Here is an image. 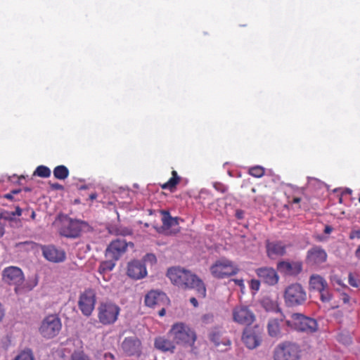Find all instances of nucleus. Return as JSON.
<instances>
[{
    "label": "nucleus",
    "instance_id": "16",
    "mask_svg": "<svg viewBox=\"0 0 360 360\" xmlns=\"http://www.w3.org/2000/svg\"><path fill=\"white\" fill-rule=\"evenodd\" d=\"M277 270L283 275L289 276H297L303 269L302 261L282 260L277 263Z\"/></svg>",
    "mask_w": 360,
    "mask_h": 360
},
{
    "label": "nucleus",
    "instance_id": "33",
    "mask_svg": "<svg viewBox=\"0 0 360 360\" xmlns=\"http://www.w3.org/2000/svg\"><path fill=\"white\" fill-rule=\"evenodd\" d=\"M264 306L267 311H272L274 312L283 313L281 309L279 307L277 302H274L270 300L264 301Z\"/></svg>",
    "mask_w": 360,
    "mask_h": 360
},
{
    "label": "nucleus",
    "instance_id": "40",
    "mask_svg": "<svg viewBox=\"0 0 360 360\" xmlns=\"http://www.w3.org/2000/svg\"><path fill=\"white\" fill-rule=\"evenodd\" d=\"M260 282H262L259 280H252L251 281V288L255 290H258L260 285Z\"/></svg>",
    "mask_w": 360,
    "mask_h": 360
},
{
    "label": "nucleus",
    "instance_id": "25",
    "mask_svg": "<svg viewBox=\"0 0 360 360\" xmlns=\"http://www.w3.org/2000/svg\"><path fill=\"white\" fill-rule=\"evenodd\" d=\"M309 288L314 290H323L328 288V283L326 279L319 274H312L309 281Z\"/></svg>",
    "mask_w": 360,
    "mask_h": 360
},
{
    "label": "nucleus",
    "instance_id": "21",
    "mask_svg": "<svg viewBox=\"0 0 360 360\" xmlns=\"http://www.w3.org/2000/svg\"><path fill=\"white\" fill-rule=\"evenodd\" d=\"M42 252L44 257L52 262H62L66 257L65 252L63 250L58 249L53 245L43 247Z\"/></svg>",
    "mask_w": 360,
    "mask_h": 360
},
{
    "label": "nucleus",
    "instance_id": "61",
    "mask_svg": "<svg viewBox=\"0 0 360 360\" xmlns=\"http://www.w3.org/2000/svg\"><path fill=\"white\" fill-rule=\"evenodd\" d=\"M86 188V186H81V189Z\"/></svg>",
    "mask_w": 360,
    "mask_h": 360
},
{
    "label": "nucleus",
    "instance_id": "11",
    "mask_svg": "<svg viewBox=\"0 0 360 360\" xmlns=\"http://www.w3.org/2000/svg\"><path fill=\"white\" fill-rule=\"evenodd\" d=\"M96 302V293L94 290L87 288L79 297L78 307L85 316H90Z\"/></svg>",
    "mask_w": 360,
    "mask_h": 360
},
{
    "label": "nucleus",
    "instance_id": "38",
    "mask_svg": "<svg viewBox=\"0 0 360 360\" xmlns=\"http://www.w3.org/2000/svg\"><path fill=\"white\" fill-rule=\"evenodd\" d=\"M117 235H121L123 236H129L132 234V231L128 228H121L116 231Z\"/></svg>",
    "mask_w": 360,
    "mask_h": 360
},
{
    "label": "nucleus",
    "instance_id": "8",
    "mask_svg": "<svg viewBox=\"0 0 360 360\" xmlns=\"http://www.w3.org/2000/svg\"><path fill=\"white\" fill-rule=\"evenodd\" d=\"M61 328L60 318L56 314H49L41 321L39 332L43 338L51 339L59 334Z\"/></svg>",
    "mask_w": 360,
    "mask_h": 360
},
{
    "label": "nucleus",
    "instance_id": "23",
    "mask_svg": "<svg viewBox=\"0 0 360 360\" xmlns=\"http://www.w3.org/2000/svg\"><path fill=\"white\" fill-rule=\"evenodd\" d=\"M266 250L267 256L274 259L275 257H282L286 254V245L281 241L270 242L266 240Z\"/></svg>",
    "mask_w": 360,
    "mask_h": 360
},
{
    "label": "nucleus",
    "instance_id": "13",
    "mask_svg": "<svg viewBox=\"0 0 360 360\" xmlns=\"http://www.w3.org/2000/svg\"><path fill=\"white\" fill-rule=\"evenodd\" d=\"M2 278L4 282L9 285H15V292L20 290V286L24 282V275L21 269L17 266H11L4 269Z\"/></svg>",
    "mask_w": 360,
    "mask_h": 360
},
{
    "label": "nucleus",
    "instance_id": "24",
    "mask_svg": "<svg viewBox=\"0 0 360 360\" xmlns=\"http://www.w3.org/2000/svg\"><path fill=\"white\" fill-rule=\"evenodd\" d=\"M175 344L173 340H170L165 337L156 338L154 342L155 348L162 352H174Z\"/></svg>",
    "mask_w": 360,
    "mask_h": 360
},
{
    "label": "nucleus",
    "instance_id": "35",
    "mask_svg": "<svg viewBox=\"0 0 360 360\" xmlns=\"http://www.w3.org/2000/svg\"><path fill=\"white\" fill-rule=\"evenodd\" d=\"M320 293V298L323 302H328L331 300V294L329 292L328 287L325 288L323 290L319 291Z\"/></svg>",
    "mask_w": 360,
    "mask_h": 360
},
{
    "label": "nucleus",
    "instance_id": "44",
    "mask_svg": "<svg viewBox=\"0 0 360 360\" xmlns=\"http://www.w3.org/2000/svg\"><path fill=\"white\" fill-rule=\"evenodd\" d=\"M4 316H5V309H4L2 304L0 302V322L3 321Z\"/></svg>",
    "mask_w": 360,
    "mask_h": 360
},
{
    "label": "nucleus",
    "instance_id": "31",
    "mask_svg": "<svg viewBox=\"0 0 360 360\" xmlns=\"http://www.w3.org/2000/svg\"><path fill=\"white\" fill-rule=\"evenodd\" d=\"M13 360H34V355L31 349L22 350Z\"/></svg>",
    "mask_w": 360,
    "mask_h": 360
},
{
    "label": "nucleus",
    "instance_id": "46",
    "mask_svg": "<svg viewBox=\"0 0 360 360\" xmlns=\"http://www.w3.org/2000/svg\"><path fill=\"white\" fill-rule=\"evenodd\" d=\"M12 212L14 214V217L15 215L20 216L22 214V210L20 207L18 206L15 208V211Z\"/></svg>",
    "mask_w": 360,
    "mask_h": 360
},
{
    "label": "nucleus",
    "instance_id": "18",
    "mask_svg": "<svg viewBox=\"0 0 360 360\" xmlns=\"http://www.w3.org/2000/svg\"><path fill=\"white\" fill-rule=\"evenodd\" d=\"M123 352L129 356H140L142 353V344L136 336L127 337L124 339L121 345Z\"/></svg>",
    "mask_w": 360,
    "mask_h": 360
},
{
    "label": "nucleus",
    "instance_id": "37",
    "mask_svg": "<svg viewBox=\"0 0 360 360\" xmlns=\"http://www.w3.org/2000/svg\"><path fill=\"white\" fill-rule=\"evenodd\" d=\"M210 340L217 347L220 345L219 342V333L217 332H212L210 334Z\"/></svg>",
    "mask_w": 360,
    "mask_h": 360
},
{
    "label": "nucleus",
    "instance_id": "45",
    "mask_svg": "<svg viewBox=\"0 0 360 360\" xmlns=\"http://www.w3.org/2000/svg\"><path fill=\"white\" fill-rule=\"evenodd\" d=\"M323 231L326 234H330L333 231V228L329 225H326Z\"/></svg>",
    "mask_w": 360,
    "mask_h": 360
},
{
    "label": "nucleus",
    "instance_id": "29",
    "mask_svg": "<svg viewBox=\"0 0 360 360\" xmlns=\"http://www.w3.org/2000/svg\"><path fill=\"white\" fill-rule=\"evenodd\" d=\"M115 261L108 259V260L101 262L98 267L99 274H104L105 272L112 271L115 266Z\"/></svg>",
    "mask_w": 360,
    "mask_h": 360
},
{
    "label": "nucleus",
    "instance_id": "39",
    "mask_svg": "<svg viewBox=\"0 0 360 360\" xmlns=\"http://www.w3.org/2000/svg\"><path fill=\"white\" fill-rule=\"evenodd\" d=\"M213 186L217 191H220L221 193H225L227 191L226 186L221 183L216 182L214 184Z\"/></svg>",
    "mask_w": 360,
    "mask_h": 360
},
{
    "label": "nucleus",
    "instance_id": "15",
    "mask_svg": "<svg viewBox=\"0 0 360 360\" xmlns=\"http://www.w3.org/2000/svg\"><path fill=\"white\" fill-rule=\"evenodd\" d=\"M128 246L134 247L131 242L127 243L124 240L117 239L112 240L105 250V256L112 260H118L120 257L127 251Z\"/></svg>",
    "mask_w": 360,
    "mask_h": 360
},
{
    "label": "nucleus",
    "instance_id": "60",
    "mask_svg": "<svg viewBox=\"0 0 360 360\" xmlns=\"http://www.w3.org/2000/svg\"><path fill=\"white\" fill-rule=\"evenodd\" d=\"M346 193L350 194L352 193V191L350 189H347Z\"/></svg>",
    "mask_w": 360,
    "mask_h": 360
},
{
    "label": "nucleus",
    "instance_id": "56",
    "mask_svg": "<svg viewBox=\"0 0 360 360\" xmlns=\"http://www.w3.org/2000/svg\"><path fill=\"white\" fill-rule=\"evenodd\" d=\"M21 190L20 189H15V190H13L11 191V193L13 194V195L14 194H18L19 193H20Z\"/></svg>",
    "mask_w": 360,
    "mask_h": 360
},
{
    "label": "nucleus",
    "instance_id": "2",
    "mask_svg": "<svg viewBox=\"0 0 360 360\" xmlns=\"http://www.w3.org/2000/svg\"><path fill=\"white\" fill-rule=\"evenodd\" d=\"M287 326H289L290 330L307 334L314 333L318 330V323L314 319L300 313L292 314L288 319Z\"/></svg>",
    "mask_w": 360,
    "mask_h": 360
},
{
    "label": "nucleus",
    "instance_id": "22",
    "mask_svg": "<svg viewBox=\"0 0 360 360\" xmlns=\"http://www.w3.org/2000/svg\"><path fill=\"white\" fill-rule=\"evenodd\" d=\"M147 274L146 268L143 263L134 260L128 264L127 275L131 278L138 280L144 278Z\"/></svg>",
    "mask_w": 360,
    "mask_h": 360
},
{
    "label": "nucleus",
    "instance_id": "6",
    "mask_svg": "<svg viewBox=\"0 0 360 360\" xmlns=\"http://www.w3.org/2000/svg\"><path fill=\"white\" fill-rule=\"evenodd\" d=\"M120 308L111 302H102L97 307V317L103 326L113 324L118 318Z\"/></svg>",
    "mask_w": 360,
    "mask_h": 360
},
{
    "label": "nucleus",
    "instance_id": "42",
    "mask_svg": "<svg viewBox=\"0 0 360 360\" xmlns=\"http://www.w3.org/2000/svg\"><path fill=\"white\" fill-rule=\"evenodd\" d=\"M235 216L238 219H243L244 217V211L239 209L236 210Z\"/></svg>",
    "mask_w": 360,
    "mask_h": 360
},
{
    "label": "nucleus",
    "instance_id": "5",
    "mask_svg": "<svg viewBox=\"0 0 360 360\" xmlns=\"http://www.w3.org/2000/svg\"><path fill=\"white\" fill-rule=\"evenodd\" d=\"M283 299L287 307L301 306L307 301V292L300 283H292L285 288L283 292Z\"/></svg>",
    "mask_w": 360,
    "mask_h": 360
},
{
    "label": "nucleus",
    "instance_id": "50",
    "mask_svg": "<svg viewBox=\"0 0 360 360\" xmlns=\"http://www.w3.org/2000/svg\"><path fill=\"white\" fill-rule=\"evenodd\" d=\"M104 357L105 359L110 358L111 360H113L115 359L114 355L112 353L107 352L104 354Z\"/></svg>",
    "mask_w": 360,
    "mask_h": 360
},
{
    "label": "nucleus",
    "instance_id": "58",
    "mask_svg": "<svg viewBox=\"0 0 360 360\" xmlns=\"http://www.w3.org/2000/svg\"><path fill=\"white\" fill-rule=\"evenodd\" d=\"M35 217H36V213H35V212L34 210H32L31 218L32 219H34Z\"/></svg>",
    "mask_w": 360,
    "mask_h": 360
},
{
    "label": "nucleus",
    "instance_id": "59",
    "mask_svg": "<svg viewBox=\"0 0 360 360\" xmlns=\"http://www.w3.org/2000/svg\"><path fill=\"white\" fill-rule=\"evenodd\" d=\"M224 345H230L231 344V342L229 340H226V342H224L223 343Z\"/></svg>",
    "mask_w": 360,
    "mask_h": 360
},
{
    "label": "nucleus",
    "instance_id": "3",
    "mask_svg": "<svg viewBox=\"0 0 360 360\" xmlns=\"http://www.w3.org/2000/svg\"><path fill=\"white\" fill-rule=\"evenodd\" d=\"M168 335L177 345L191 346L196 340L195 333L183 323L174 324L169 330Z\"/></svg>",
    "mask_w": 360,
    "mask_h": 360
},
{
    "label": "nucleus",
    "instance_id": "62",
    "mask_svg": "<svg viewBox=\"0 0 360 360\" xmlns=\"http://www.w3.org/2000/svg\"><path fill=\"white\" fill-rule=\"evenodd\" d=\"M359 202H360V197L359 198Z\"/></svg>",
    "mask_w": 360,
    "mask_h": 360
},
{
    "label": "nucleus",
    "instance_id": "41",
    "mask_svg": "<svg viewBox=\"0 0 360 360\" xmlns=\"http://www.w3.org/2000/svg\"><path fill=\"white\" fill-rule=\"evenodd\" d=\"M360 238V230H354L350 233L349 238Z\"/></svg>",
    "mask_w": 360,
    "mask_h": 360
},
{
    "label": "nucleus",
    "instance_id": "17",
    "mask_svg": "<svg viewBox=\"0 0 360 360\" xmlns=\"http://www.w3.org/2000/svg\"><path fill=\"white\" fill-rule=\"evenodd\" d=\"M82 231V224L78 220H73L69 217H65L62 220L60 228V233L68 238H77Z\"/></svg>",
    "mask_w": 360,
    "mask_h": 360
},
{
    "label": "nucleus",
    "instance_id": "20",
    "mask_svg": "<svg viewBox=\"0 0 360 360\" xmlns=\"http://www.w3.org/2000/svg\"><path fill=\"white\" fill-rule=\"evenodd\" d=\"M255 272L260 281L268 285H274L278 282L279 276L272 267H260Z\"/></svg>",
    "mask_w": 360,
    "mask_h": 360
},
{
    "label": "nucleus",
    "instance_id": "47",
    "mask_svg": "<svg viewBox=\"0 0 360 360\" xmlns=\"http://www.w3.org/2000/svg\"><path fill=\"white\" fill-rule=\"evenodd\" d=\"M51 187L56 190H62L63 186L58 183L52 184Z\"/></svg>",
    "mask_w": 360,
    "mask_h": 360
},
{
    "label": "nucleus",
    "instance_id": "28",
    "mask_svg": "<svg viewBox=\"0 0 360 360\" xmlns=\"http://www.w3.org/2000/svg\"><path fill=\"white\" fill-rule=\"evenodd\" d=\"M53 176L57 179L64 180L69 176V170L64 165H58L53 169Z\"/></svg>",
    "mask_w": 360,
    "mask_h": 360
},
{
    "label": "nucleus",
    "instance_id": "52",
    "mask_svg": "<svg viewBox=\"0 0 360 360\" xmlns=\"http://www.w3.org/2000/svg\"><path fill=\"white\" fill-rule=\"evenodd\" d=\"M300 201H301V198H298V197H295L292 200V202L295 203V204L299 203Z\"/></svg>",
    "mask_w": 360,
    "mask_h": 360
},
{
    "label": "nucleus",
    "instance_id": "10",
    "mask_svg": "<svg viewBox=\"0 0 360 360\" xmlns=\"http://www.w3.org/2000/svg\"><path fill=\"white\" fill-rule=\"evenodd\" d=\"M169 299L167 295L161 291L150 290L145 296V304L146 306L155 309L160 308L158 315L164 316L166 312V307L169 305Z\"/></svg>",
    "mask_w": 360,
    "mask_h": 360
},
{
    "label": "nucleus",
    "instance_id": "32",
    "mask_svg": "<svg viewBox=\"0 0 360 360\" xmlns=\"http://www.w3.org/2000/svg\"><path fill=\"white\" fill-rule=\"evenodd\" d=\"M264 168L261 166H255L250 167L248 171L250 175L256 178H260L263 176L264 175Z\"/></svg>",
    "mask_w": 360,
    "mask_h": 360
},
{
    "label": "nucleus",
    "instance_id": "43",
    "mask_svg": "<svg viewBox=\"0 0 360 360\" xmlns=\"http://www.w3.org/2000/svg\"><path fill=\"white\" fill-rule=\"evenodd\" d=\"M349 283L353 287L358 286V283H357L356 281L352 276L351 274H349Z\"/></svg>",
    "mask_w": 360,
    "mask_h": 360
},
{
    "label": "nucleus",
    "instance_id": "57",
    "mask_svg": "<svg viewBox=\"0 0 360 360\" xmlns=\"http://www.w3.org/2000/svg\"><path fill=\"white\" fill-rule=\"evenodd\" d=\"M4 234V229L2 226H0V237H2Z\"/></svg>",
    "mask_w": 360,
    "mask_h": 360
},
{
    "label": "nucleus",
    "instance_id": "30",
    "mask_svg": "<svg viewBox=\"0 0 360 360\" xmlns=\"http://www.w3.org/2000/svg\"><path fill=\"white\" fill-rule=\"evenodd\" d=\"M33 175L42 178H48L51 176V170L46 166L39 165L36 168Z\"/></svg>",
    "mask_w": 360,
    "mask_h": 360
},
{
    "label": "nucleus",
    "instance_id": "53",
    "mask_svg": "<svg viewBox=\"0 0 360 360\" xmlns=\"http://www.w3.org/2000/svg\"><path fill=\"white\" fill-rule=\"evenodd\" d=\"M89 200H94L97 198V194L96 193H92L89 195Z\"/></svg>",
    "mask_w": 360,
    "mask_h": 360
},
{
    "label": "nucleus",
    "instance_id": "19",
    "mask_svg": "<svg viewBox=\"0 0 360 360\" xmlns=\"http://www.w3.org/2000/svg\"><path fill=\"white\" fill-rule=\"evenodd\" d=\"M327 258L326 250L321 246L315 245L307 251L305 262L308 265L317 266L326 262Z\"/></svg>",
    "mask_w": 360,
    "mask_h": 360
},
{
    "label": "nucleus",
    "instance_id": "9",
    "mask_svg": "<svg viewBox=\"0 0 360 360\" xmlns=\"http://www.w3.org/2000/svg\"><path fill=\"white\" fill-rule=\"evenodd\" d=\"M288 319L281 313L278 317L271 318L266 325L268 335L276 340L281 339L289 333L290 328L287 326Z\"/></svg>",
    "mask_w": 360,
    "mask_h": 360
},
{
    "label": "nucleus",
    "instance_id": "36",
    "mask_svg": "<svg viewBox=\"0 0 360 360\" xmlns=\"http://www.w3.org/2000/svg\"><path fill=\"white\" fill-rule=\"evenodd\" d=\"M0 219H5L6 221H13L14 219V214L12 212L2 211L0 213Z\"/></svg>",
    "mask_w": 360,
    "mask_h": 360
},
{
    "label": "nucleus",
    "instance_id": "27",
    "mask_svg": "<svg viewBox=\"0 0 360 360\" xmlns=\"http://www.w3.org/2000/svg\"><path fill=\"white\" fill-rule=\"evenodd\" d=\"M164 216L162 219V229L166 233H169L170 228L177 226L179 224L177 218L172 217L168 212H163Z\"/></svg>",
    "mask_w": 360,
    "mask_h": 360
},
{
    "label": "nucleus",
    "instance_id": "48",
    "mask_svg": "<svg viewBox=\"0 0 360 360\" xmlns=\"http://www.w3.org/2000/svg\"><path fill=\"white\" fill-rule=\"evenodd\" d=\"M355 257L360 260V245L357 247L354 252Z\"/></svg>",
    "mask_w": 360,
    "mask_h": 360
},
{
    "label": "nucleus",
    "instance_id": "4",
    "mask_svg": "<svg viewBox=\"0 0 360 360\" xmlns=\"http://www.w3.org/2000/svg\"><path fill=\"white\" fill-rule=\"evenodd\" d=\"M301 349L298 344L285 340L278 343L273 352L274 360H300Z\"/></svg>",
    "mask_w": 360,
    "mask_h": 360
},
{
    "label": "nucleus",
    "instance_id": "55",
    "mask_svg": "<svg viewBox=\"0 0 360 360\" xmlns=\"http://www.w3.org/2000/svg\"><path fill=\"white\" fill-rule=\"evenodd\" d=\"M4 198L8 200H13V194L10 192L4 195Z\"/></svg>",
    "mask_w": 360,
    "mask_h": 360
},
{
    "label": "nucleus",
    "instance_id": "34",
    "mask_svg": "<svg viewBox=\"0 0 360 360\" xmlns=\"http://www.w3.org/2000/svg\"><path fill=\"white\" fill-rule=\"evenodd\" d=\"M70 360H90V359L84 352L75 351L71 355Z\"/></svg>",
    "mask_w": 360,
    "mask_h": 360
},
{
    "label": "nucleus",
    "instance_id": "54",
    "mask_svg": "<svg viewBox=\"0 0 360 360\" xmlns=\"http://www.w3.org/2000/svg\"><path fill=\"white\" fill-rule=\"evenodd\" d=\"M146 257L150 260H156L155 256L153 254H148L146 255Z\"/></svg>",
    "mask_w": 360,
    "mask_h": 360
},
{
    "label": "nucleus",
    "instance_id": "14",
    "mask_svg": "<svg viewBox=\"0 0 360 360\" xmlns=\"http://www.w3.org/2000/svg\"><path fill=\"white\" fill-rule=\"evenodd\" d=\"M242 340L248 349H254L261 345L262 333L258 326L246 328L243 332Z\"/></svg>",
    "mask_w": 360,
    "mask_h": 360
},
{
    "label": "nucleus",
    "instance_id": "1",
    "mask_svg": "<svg viewBox=\"0 0 360 360\" xmlns=\"http://www.w3.org/2000/svg\"><path fill=\"white\" fill-rule=\"evenodd\" d=\"M167 276L179 288L184 290L194 289L198 297H205L206 288L203 281L190 271L180 267H172L167 270Z\"/></svg>",
    "mask_w": 360,
    "mask_h": 360
},
{
    "label": "nucleus",
    "instance_id": "26",
    "mask_svg": "<svg viewBox=\"0 0 360 360\" xmlns=\"http://www.w3.org/2000/svg\"><path fill=\"white\" fill-rule=\"evenodd\" d=\"M181 177L178 175L176 171L172 172V177L165 183L160 185V187L165 190H169L170 192H174L176 186L180 183Z\"/></svg>",
    "mask_w": 360,
    "mask_h": 360
},
{
    "label": "nucleus",
    "instance_id": "12",
    "mask_svg": "<svg viewBox=\"0 0 360 360\" xmlns=\"http://www.w3.org/2000/svg\"><path fill=\"white\" fill-rule=\"evenodd\" d=\"M233 321L242 326H250L255 321L254 312L246 305H237L232 310Z\"/></svg>",
    "mask_w": 360,
    "mask_h": 360
},
{
    "label": "nucleus",
    "instance_id": "7",
    "mask_svg": "<svg viewBox=\"0 0 360 360\" xmlns=\"http://www.w3.org/2000/svg\"><path fill=\"white\" fill-rule=\"evenodd\" d=\"M237 265L226 258L217 260L211 266L210 272L216 278H224L238 274Z\"/></svg>",
    "mask_w": 360,
    "mask_h": 360
},
{
    "label": "nucleus",
    "instance_id": "49",
    "mask_svg": "<svg viewBox=\"0 0 360 360\" xmlns=\"http://www.w3.org/2000/svg\"><path fill=\"white\" fill-rule=\"evenodd\" d=\"M190 302H191V303L193 305V307H198V301H197L196 298H195V297H191V298L190 299Z\"/></svg>",
    "mask_w": 360,
    "mask_h": 360
},
{
    "label": "nucleus",
    "instance_id": "51",
    "mask_svg": "<svg viewBox=\"0 0 360 360\" xmlns=\"http://www.w3.org/2000/svg\"><path fill=\"white\" fill-rule=\"evenodd\" d=\"M342 300L345 303H347L349 301V297L347 294H343L342 295Z\"/></svg>",
    "mask_w": 360,
    "mask_h": 360
}]
</instances>
